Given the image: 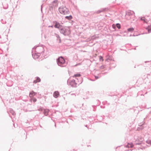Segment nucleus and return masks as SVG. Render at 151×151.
Wrapping results in <instances>:
<instances>
[{
    "label": "nucleus",
    "instance_id": "obj_1",
    "mask_svg": "<svg viewBox=\"0 0 151 151\" xmlns=\"http://www.w3.org/2000/svg\"><path fill=\"white\" fill-rule=\"evenodd\" d=\"M76 80L74 79H68L67 81V83L68 84L71 86L73 87H77V85H79L82 82V79L81 78V81L79 83H77V81H78V78H76Z\"/></svg>",
    "mask_w": 151,
    "mask_h": 151
},
{
    "label": "nucleus",
    "instance_id": "obj_21",
    "mask_svg": "<svg viewBox=\"0 0 151 151\" xmlns=\"http://www.w3.org/2000/svg\"><path fill=\"white\" fill-rule=\"evenodd\" d=\"M126 147H133V145L131 144H128V145H126Z\"/></svg>",
    "mask_w": 151,
    "mask_h": 151
},
{
    "label": "nucleus",
    "instance_id": "obj_3",
    "mask_svg": "<svg viewBox=\"0 0 151 151\" xmlns=\"http://www.w3.org/2000/svg\"><path fill=\"white\" fill-rule=\"evenodd\" d=\"M57 62L58 65L61 67H64L67 65L63 57H60L57 59Z\"/></svg>",
    "mask_w": 151,
    "mask_h": 151
},
{
    "label": "nucleus",
    "instance_id": "obj_32",
    "mask_svg": "<svg viewBox=\"0 0 151 151\" xmlns=\"http://www.w3.org/2000/svg\"><path fill=\"white\" fill-rule=\"evenodd\" d=\"M4 7V9H6L8 7V5H7L6 7Z\"/></svg>",
    "mask_w": 151,
    "mask_h": 151
},
{
    "label": "nucleus",
    "instance_id": "obj_2",
    "mask_svg": "<svg viewBox=\"0 0 151 151\" xmlns=\"http://www.w3.org/2000/svg\"><path fill=\"white\" fill-rule=\"evenodd\" d=\"M60 33L65 36H68L70 33V29L66 27L63 26L59 30Z\"/></svg>",
    "mask_w": 151,
    "mask_h": 151
},
{
    "label": "nucleus",
    "instance_id": "obj_25",
    "mask_svg": "<svg viewBox=\"0 0 151 151\" xmlns=\"http://www.w3.org/2000/svg\"><path fill=\"white\" fill-rule=\"evenodd\" d=\"M32 99L33 101L34 102H35L37 101L36 99L35 98H33Z\"/></svg>",
    "mask_w": 151,
    "mask_h": 151
},
{
    "label": "nucleus",
    "instance_id": "obj_33",
    "mask_svg": "<svg viewBox=\"0 0 151 151\" xmlns=\"http://www.w3.org/2000/svg\"><path fill=\"white\" fill-rule=\"evenodd\" d=\"M42 5L41 6V11H42Z\"/></svg>",
    "mask_w": 151,
    "mask_h": 151
},
{
    "label": "nucleus",
    "instance_id": "obj_13",
    "mask_svg": "<svg viewBox=\"0 0 151 151\" xmlns=\"http://www.w3.org/2000/svg\"><path fill=\"white\" fill-rule=\"evenodd\" d=\"M40 81V79L38 77H37L36 80L34 81L33 82L35 83H36Z\"/></svg>",
    "mask_w": 151,
    "mask_h": 151
},
{
    "label": "nucleus",
    "instance_id": "obj_12",
    "mask_svg": "<svg viewBox=\"0 0 151 151\" xmlns=\"http://www.w3.org/2000/svg\"><path fill=\"white\" fill-rule=\"evenodd\" d=\"M92 15V13L91 12H90L89 13H87V12L85 13L84 16L85 17H89V16H91Z\"/></svg>",
    "mask_w": 151,
    "mask_h": 151
},
{
    "label": "nucleus",
    "instance_id": "obj_35",
    "mask_svg": "<svg viewBox=\"0 0 151 151\" xmlns=\"http://www.w3.org/2000/svg\"><path fill=\"white\" fill-rule=\"evenodd\" d=\"M149 62V61H145V63H146L147 62Z\"/></svg>",
    "mask_w": 151,
    "mask_h": 151
},
{
    "label": "nucleus",
    "instance_id": "obj_31",
    "mask_svg": "<svg viewBox=\"0 0 151 151\" xmlns=\"http://www.w3.org/2000/svg\"><path fill=\"white\" fill-rule=\"evenodd\" d=\"M48 27H51L52 28V27H53V25L49 26Z\"/></svg>",
    "mask_w": 151,
    "mask_h": 151
},
{
    "label": "nucleus",
    "instance_id": "obj_22",
    "mask_svg": "<svg viewBox=\"0 0 151 151\" xmlns=\"http://www.w3.org/2000/svg\"><path fill=\"white\" fill-rule=\"evenodd\" d=\"M146 142L149 144L151 145V140L149 139L146 141Z\"/></svg>",
    "mask_w": 151,
    "mask_h": 151
},
{
    "label": "nucleus",
    "instance_id": "obj_14",
    "mask_svg": "<svg viewBox=\"0 0 151 151\" xmlns=\"http://www.w3.org/2000/svg\"><path fill=\"white\" fill-rule=\"evenodd\" d=\"M9 112L11 113L13 116H14L15 114V112L12 109H10L9 111Z\"/></svg>",
    "mask_w": 151,
    "mask_h": 151
},
{
    "label": "nucleus",
    "instance_id": "obj_10",
    "mask_svg": "<svg viewBox=\"0 0 151 151\" xmlns=\"http://www.w3.org/2000/svg\"><path fill=\"white\" fill-rule=\"evenodd\" d=\"M36 94V93L35 92L33 91H32L30 92L29 94V96L30 97H32L34 96Z\"/></svg>",
    "mask_w": 151,
    "mask_h": 151
},
{
    "label": "nucleus",
    "instance_id": "obj_34",
    "mask_svg": "<svg viewBox=\"0 0 151 151\" xmlns=\"http://www.w3.org/2000/svg\"><path fill=\"white\" fill-rule=\"evenodd\" d=\"M144 122H143V123L141 125V126H142V125L143 124H144ZM139 125L140 126H141V125Z\"/></svg>",
    "mask_w": 151,
    "mask_h": 151
},
{
    "label": "nucleus",
    "instance_id": "obj_18",
    "mask_svg": "<svg viewBox=\"0 0 151 151\" xmlns=\"http://www.w3.org/2000/svg\"><path fill=\"white\" fill-rule=\"evenodd\" d=\"M81 74L79 73H78V74H75L73 76V77H80V76H81Z\"/></svg>",
    "mask_w": 151,
    "mask_h": 151
},
{
    "label": "nucleus",
    "instance_id": "obj_16",
    "mask_svg": "<svg viewBox=\"0 0 151 151\" xmlns=\"http://www.w3.org/2000/svg\"><path fill=\"white\" fill-rule=\"evenodd\" d=\"M65 19H68V20H70L72 18V17L71 15H70L69 16H67L65 17Z\"/></svg>",
    "mask_w": 151,
    "mask_h": 151
},
{
    "label": "nucleus",
    "instance_id": "obj_6",
    "mask_svg": "<svg viewBox=\"0 0 151 151\" xmlns=\"http://www.w3.org/2000/svg\"><path fill=\"white\" fill-rule=\"evenodd\" d=\"M53 23L55 24L54 27L56 28H58L59 30L63 26L60 24V23L56 21H54Z\"/></svg>",
    "mask_w": 151,
    "mask_h": 151
},
{
    "label": "nucleus",
    "instance_id": "obj_4",
    "mask_svg": "<svg viewBox=\"0 0 151 151\" xmlns=\"http://www.w3.org/2000/svg\"><path fill=\"white\" fill-rule=\"evenodd\" d=\"M60 13L63 14H69L68 9L65 7L61 6L58 9Z\"/></svg>",
    "mask_w": 151,
    "mask_h": 151
},
{
    "label": "nucleus",
    "instance_id": "obj_23",
    "mask_svg": "<svg viewBox=\"0 0 151 151\" xmlns=\"http://www.w3.org/2000/svg\"><path fill=\"white\" fill-rule=\"evenodd\" d=\"M141 20L145 22H146L147 21V20L144 17H141Z\"/></svg>",
    "mask_w": 151,
    "mask_h": 151
},
{
    "label": "nucleus",
    "instance_id": "obj_29",
    "mask_svg": "<svg viewBox=\"0 0 151 151\" xmlns=\"http://www.w3.org/2000/svg\"><path fill=\"white\" fill-rule=\"evenodd\" d=\"M38 110L40 111H42V108H39L38 109Z\"/></svg>",
    "mask_w": 151,
    "mask_h": 151
},
{
    "label": "nucleus",
    "instance_id": "obj_5",
    "mask_svg": "<svg viewBox=\"0 0 151 151\" xmlns=\"http://www.w3.org/2000/svg\"><path fill=\"white\" fill-rule=\"evenodd\" d=\"M33 48L35 49V52L37 54H41L44 51L43 47L42 46H37L36 47H34Z\"/></svg>",
    "mask_w": 151,
    "mask_h": 151
},
{
    "label": "nucleus",
    "instance_id": "obj_15",
    "mask_svg": "<svg viewBox=\"0 0 151 151\" xmlns=\"http://www.w3.org/2000/svg\"><path fill=\"white\" fill-rule=\"evenodd\" d=\"M134 30V29L132 27H131V28H130L128 29L127 31L129 32H132Z\"/></svg>",
    "mask_w": 151,
    "mask_h": 151
},
{
    "label": "nucleus",
    "instance_id": "obj_28",
    "mask_svg": "<svg viewBox=\"0 0 151 151\" xmlns=\"http://www.w3.org/2000/svg\"><path fill=\"white\" fill-rule=\"evenodd\" d=\"M99 59L100 60H101L102 61H103V58L102 57L100 56Z\"/></svg>",
    "mask_w": 151,
    "mask_h": 151
},
{
    "label": "nucleus",
    "instance_id": "obj_30",
    "mask_svg": "<svg viewBox=\"0 0 151 151\" xmlns=\"http://www.w3.org/2000/svg\"><path fill=\"white\" fill-rule=\"evenodd\" d=\"M95 78L96 79H98V78H99V77L98 76H95Z\"/></svg>",
    "mask_w": 151,
    "mask_h": 151
},
{
    "label": "nucleus",
    "instance_id": "obj_26",
    "mask_svg": "<svg viewBox=\"0 0 151 151\" xmlns=\"http://www.w3.org/2000/svg\"><path fill=\"white\" fill-rule=\"evenodd\" d=\"M112 27L113 29H115L116 28V25H115V24H113L112 25Z\"/></svg>",
    "mask_w": 151,
    "mask_h": 151
},
{
    "label": "nucleus",
    "instance_id": "obj_36",
    "mask_svg": "<svg viewBox=\"0 0 151 151\" xmlns=\"http://www.w3.org/2000/svg\"><path fill=\"white\" fill-rule=\"evenodd\" d=\"M55 126L56 127V124H55Z\"/></svg>",
    "mask_w": 151,
    "mask_h": 151
},
{
    "label": "nucleus",
    "instance_id": "obj_9",
    "mask_svg": "<svg viewBox=\"0 0 151 151\" xmlns=\"http://www.w3.org/2000/svg\"><path fill=\"white\" fill-rule=\"evenodd\" d=\"M106 8H102L101 9L99 10L97 12H96L95 13L97 14H99L101 12L105 11L106 10Z\"/></svg>",
    "mask_w": 151,
    "mask_h": 151
},
{
    "label": "nucleus",
    "instance_id": "obj_19",
    "mask_svg": "<svg viewBox=\"0 0 151 151\" xmlns=\"http://www.w3.org/2000/svg\"><path fill=\"white\" fill-rule=\"evenodd\" d=\"M147 30L148 32H151V26H149L147 28Z\"/></svg>",
    "mask_w": 151,
    "mask_h": 151
},
{
    "label": "nucleus",
    "instance_id": "obj_17",
    "mask_svg": "<svg viewBox=\"0 0 151 151\" xmlns=\"http://www.w3.org/2000/svg\"><path fill=\"white\" fill-rule=\"evenodd\" d=\"M56 36L57 38L59 40V42H61V40L60 36L56 34Z\"/></svg>",
    "mask_w": 151,
    "mask_h": 151
},
{
    "label": "nucleus",
    "instance_id": "obj_24",
    "mask_svg": "<svg viewBox=\"0 0 151 151\" xmlns=\"http://www.w3.org/2000/svg\"><path fill=\"white\" fill-rule=\"evenodd\" d=\"M48 111L46 110H45L43 112V113L45 115H48Z\"/></svg>",
    "mask_w": 151,
    "mask_h": 151
},
{
    "label": "nucleus",
    "instance_id": "obj_7",
    "mask_svg": "<svg viewBox=\"0 0 151 151\" xmlns=\"http://www.w3.org/2000/svg\"><path fill=\"white\" fill-rule=\"evenodd\" d=\"M32 57L34 59H36L39 57V55H38L39 54L36 53V52H35L34 48L32 49Z\"/></svg>",
    "mask_w": 151,
    "mask_h": 151
},
{
    "label": "nucleus",
    "instance_id": "obj_8",
    "mask_svg": "<svg viewBox=\"0 0 151 151\" xmlns=\"http://www.w3.org/2000/svg\"><path fill=\"white\" fill-rule=\"evenodd\" d=\"M58 0H55L53 1L52 2L51 4L50 5V7L53 8L55 7V6L58 5Z\"/></svg>",
    "mask_w": 151,
    "mask_h": 151
},
{
    "label": "nucleus",
    "instance_id": "obj_11",
    "mask_svg": "<svg viewBox=\"0 0 151 151\" xmlns=\"http://www.w3.org/2000/svg\"><path fill=\"white\" fill-rule=\"evenodd\" d=\"M59 95V93L58 91H55L53 93V96L55 98H57Z\"/></svg>",
    "mask_w": 151,
    "mask_h": 151
},
{
    "label": "nucleus",
    "instance_id": "obj_20",
    "mask_svg": "<svg viewBox=\"0 0 151 151\" xmlns=\"http://www.w3.org/2000/svg\"><path fill=\"white\" fill-rule=\"evenodd\" d=\"M116 27L118 29H120L121 28V25L119 23H117L116 24Z\"/></svg>",
    "mask_w": 151,
    "mask_h": 151
},
{
    "label": "nucleus",
    "instance_id": "obj_27",
    "mask_svg": "<svg viewBox=\"0 0 151 151\" xmlns=\"http://www.w3.org/2000/svg\"><path fill=\"white\" fill-rule=\"evenodd\" d=\"M104 68V66L102 65L100 67V68L101 69H103Z\"/></svg>",
    "mask_w": 151,
    "mask_h": 151
}]
</instances>
